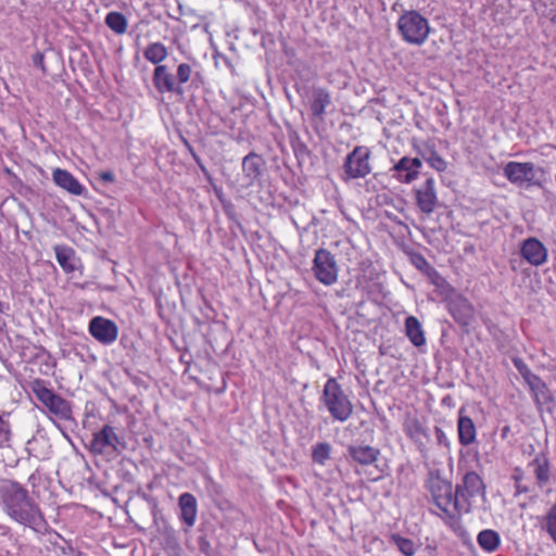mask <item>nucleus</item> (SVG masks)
<instances>
[{"instance_id":"f257e3e1","label":"nucleus","mask_w":556,"mask_h":556,"mask_svg":"<svg viewBox=\"0 0 556 556\" xmlns=\"http://www.w3.org/2000/svg\"><path fill=\"white\" fill-rule=\"evenodd\" d=\"M0 505L3 511L15 522L27 527L38 534L48 532L50 526L29 492L20 482L0 479Z\"/></svg>"},{"instance_id":"f03ea898","label":"nucleus","mask_w":556,"mask_h":556,"mask_svg":"<svg viewBox=\"0 0 556 556\" xmlns=\"http://www.w3.org/2000/svg\"><path fill=\"white\" fill-rule=\"evenodd\" d=\"M427 489L433 504L441 510L440 516L447 519H456L466 510L467 505L459 504L456 491L450 481L440 476H431L428 479Z\"/></svg>"},{"instance_id":"7ed1b4c3","label":"nucleus","mask_w":556,"mask_h":556,"mask_svg":"<svg viewBox=\"0 0 556 556\" xmlns=\"http://www.w3.org/2000/svg\"><path fill=\"white\" fill-rule=\"evenodd\" d=\"M348 454L355 464L354 471L368 481L376 482L386 476V469L378 464L380 450L370 445L355 444L348 447Z\"/></svg>"},{"instance_id":"20e7f679","label":"nucleus","mask_w":556,"mask_h":556,"mask_svg":"<svg viewBox=\"0 0 556 556\" xmlns=\"http://www.w3.org/2000/svg\"><path fill=\"white\" fill-rule=\"evenodd\" d=\"M288 138L298 162V173H294V175H298L299 185L304 187L309 182L313 167V156L308 148L312 137L308 129L304 127L301 131L289 128Z\"/></svg>"},{"instance_id":"39448f33","label":"nucleus","mask_w":556,"mask_h":556,"mask_svg":"<svg viewBox=\"0 0 556 556\" xmlns=\"http://www.w3.org/2000/svg\"><path fill=\"white\" fill-rule=\"evenodd\" d=\"M397 31L406 43L422 46L429 38V21L416 10L404 11L396 22Z\"/></svg>"},{"instance_id":"423d86ee","label":"nucleus","mask_w":556,"mask_h":556,"mask_svg":"<svg viewBox=\"0 0 556 556\" xmlns=\"http://www.w3.org/2000/svg\"><path fill=\"white\" fill-rule=\"evenodd\" d=\"M85 447L92 455L117 456L127 450V442L117 433L115 427L105 424L92 433V438L85 443Z\"/></svg>"},{"instance_id":"0eeeda50","label":"nucleus","mask_w":556,"mask_h":556,"mask_svg":"<svg viewBox=\"0 0 556 556\" xmlns=\"http://www.w3.org/2000/svg\"><path fill=\"white\" fill-rule=\"evenodd\" d=\"M323 401L330 415L339 420H348L353 413V405L336 379H329L324 387Z\"/></svg>"},{"instance_id":"6e6552de","label":"nucleus","mask_w":556,"mask_h":556,"mask_svg":"<svg viewBox=\"0 0 556 556\" xmlns=\"http://www.w3.org/2000/svg\"><path fill=\"white\" fill-rule=\"evenodd\" d=\"M30 388L37 400L42 403L50 413L62 419H72L73 412L71 403L56 394L53 390L47 388L42 379H35Z\"/></svg>"},{"instance_id":"1a4fd4ad","label":"nucleus","mask_w":556,"mask_h":556,"mask_svg":"<svg viewBox=\"0 0 556 556\" xmlns=\"http://www.w3.org/2000/svg\"><path fill=\"white\" fill-rule=\"evenodd\" d=\"M413 194L415 204L421 213L431 215L437 210L439 197L437 182L432 176L426 177L421 184L415 186Z\"/></svg>"},{"instance_id":"9d476101","label":"nucleus","mask_w":556,"mask_h":556,"mask_svg":"<svg viewBox=\"0 0 556 556\" xmlns=\"http://www.w3.org/2000/svg\"><path fill=\"white\" fill-rule=\"evenodd\" d=\"M369 157L370 152L366 147H355L353 151L346 155L343 164V170L346 179L366 177L371 172Z\"/></svg>"},{"instance_id":"9b49d317","label":"nucleus","mask_w":556,"mask_h":556,"mask_svg":"<svg viewBox=\"0 0 556 556\" xmlns=\"http://www.w3.org/2000/svg\"><path fill=\"white\" fill-rule=\"evenodd\" d=\"M503 174L506 179L518 187L540 186L535 179V166L531 162H508L504 168Z\"/></svg>"},{"instance_id":"f8f14e48","label":"nucleus","mask_w":556,"mask_h":556,"mask_svg":"<svg viewBox=\"0 0 556 556\" xmlns=\"http://www.w3.org/2000/svg\"><path fill=\"white\" fill-rule=\"evenodd\" d=\"M484 483L481 477L475 471H468L464 475L462 482L456 484L455 491L458 497V503L466 504L464 514L470 511L471 500L478 495L484 494Z\"/></svg>"},{"instance_id":"ddd939ff","label":"nucleus","mask_w":556,"mask_h":556,"mask_svg":"<svg viewBox=\"0 0 556 556\" xmlns=\"http://www.w3.org/2000/svg\"><path fill=\"white\" fill-rule=\"evenodd\" d=\"M266 169L265 159L255 151L249 152L242 159L241 170L248 187L262 185Z\"/></svg>"},{"instance_id":"4468645a","label":"nucleus","mask_w":556,"mask_h":556,"mask_svg":"<svg viewBox=\"0 0 556 556\" xmlns=\"http://www.w3.org/2000/svg\"><path fill=\"white\" fill-rule=\"evenodd\" d=\"M88 331L96 341L103 345L112 344L118 336L116 323L102 316H94L90 319Z\"/></svg>"},{"instance_id":"2eb2a0df","label":"nucleus","mask_w":556,"mask_h":556,"mask_svg":"<svg viewBox=\"0 0 556 556\" xmlns=\"http://www.w3.org/2000/svg\"><path fill=\"white\" fill-rule=\"evenodd\" d=\"M403 431L405 435L413 441L419 450L426 448L430 435L422 420L414 414H405L403 419Z\"/></svg>"},{"instance_id":"dca6fc26","label":"nucleus","mask_w":556,"mask_h":556,"mask_svg":"<svg viewBox=\"0 0 556 556\" xmlns=\"http://www.w3.org/2000/svg\"><path fill=\"white\" fill-rule=\"evenodd\" d=\"M422 162L419 157H401L391 168L393 177L401 184H412L419 176Z\"/></svg>"},{"instance_id":"f3484780","label":"nucleus","mask_w":556,"mask_h":556,"mask_svg":"<svg viewBox=\"0 0 556 556\" xmlns=\"http://www.w3.org/2000/svg\"><path fill=\"white\" fill-rule=\"evenodd\" d=\"M315 277L327 286L336 282L338 278L336 262L324 250L315 253Z\"/></svg>"},{"instance_id":"a211bd4d","label":"nucleus","mask_w":556,"mask_h":556,"mask_svg":"<svg viewBox=\"0 0 556 556\" xmlns=\"http://www.w3.org/2000/svg\"><path fill=\"white\" fill-rule=\"evenodd\" d=\"M152 83L156 91L161 94L168 92L182 96L185 92L184 87H179V84H176L175 76L168 71L166 65L155 66Z\"/></svg>"},{"instance_id":"6ab92c4d","label":"nucleus","mask_w":556,"mask_h":556,"mask_svg":"<svg viewBox=\"0 0 556 556\" xmlns=\"http://www.w3.org/2000/svg\"><path fill=\"white\" fill-rule=\"evenodd\" d=\"M520 255L532 266H541L547 261V249L536 238L531 237L522 241L520 245Z\"/></svg>"},{"instance_id":"aec40b11","label":"nucleus","mask_w":556,"mask_h":556,"mask_svg":"<svg viewBox=\"0 0 556 556\" xmlns=\"http://www.w3.org/2000/svg\"><path fill=\"white\" fill-rule=\"evenodd\" d=\"M53 182L61 189L67 191L72 195L87 197V189L78 179L67 169L55 168L52 172Z\"/></svg>"},{"instance_id":"412c9836","label":"nucleus","mask_w":556,"mask_h":556,"mask_svg":"<svg viewBox=\"0 0 556 556\" xmlns=\"http://www.w3.org/2000/svg\"><path fill=\"white\" fill-rule=\"evenodd\" d=\"M179 519L186 527V531L195 523L198 514V501L192 493L185 492L178 497Z\"/></svg>"},{"instance_id":"4be33fe9","label":"nucleus","mask_w":556,"mask_h":556,"mask_svg":"<svg viewBox=\"0 0 556 556\" xmlns=\"http://www.w3.org/2000/svg\"><path fill=\"white\" fill-rule=\"evenodd\" d=\"M526 383L528 384L533 400L538 406L547 405L554 402V396L547 384L535 374H527Z\"/></svg>"},{"instance_id":"5701e85b","label":"nucleus","mask_w":556,"mask_h":556,"mask_svg":"<svg viewBox=\"0 0 556 556\" xmlns=\"http://www.w3.org/2000/svg\"><path fill=\"white\" fill-rule=\"evenodd\" d=\"M453 319L462 327H468L475 315L473 305L464 296H458L448 304Z\"/></svg>"},{"instance_id":"b1692460","label":"nucleus","mask_w":556,"mask_h":556,"mask_svg":"<svg viewBox=\"0 0 556 556\" xmlns=\"http://www.w3.org/2000/svg\"><path fill=\"white\" fill-rule=\"evenodd\" d=\"M464 408L458 412L457 433L458 441L463 446L472 444L477 439V429L469 416L463 415Z\"/></svg>"},{"instance_id":"393cba45","label":"nucleus","mask_w":556,"mask_h":556,"mask_svg":"<svg viewBox=\"0 0 556 556\" xmlns=\"http://www.w3.org/2000/svg\"><path fill=\"white\" fill-rule=\"evenodd\" d=\"M417 153L428 163L430 167L439 173L447 168L446 161L438 153L433 143H424V148H417Z\"/></svg>"},{"instance_id":"a878e982","label":"nucleus","mask_w":556,"mask_h":556,"mask_svg":"<svg viewBox=\"0 0 556 556\" xmlns=\"http://www.w3.org/2000/svg\"><path fill=\"white\" fill-rule=\"evenodd\" d=\"M405 334L410 343L420 348L426 344L425 331L421 327L420 321L415 316H408L405 319Z\"/></svg>"},{"instance_id":"bb28decb","label":"nucleus","mask_w":556,"mask_h":556,"mask_svg":"<svg viewBox=\"0 0 556 556\" xmlns=\"http://www.w3.org/2000/svg\"><path fill=\"white\" fill-rule=\"evenodd\" d=\"M55 257L59 265L66 274L74 273L76 266L74 264L75 261V251L74 249L67 245H56L54 248Z\"/></svg>"},{"instance_id":"cd10ccee","label":"nucleus","mask_w":556,"mask_h":556,"mask_svg":"<svg viewBox=\"0 0 556 556\" xmlns=\"http://www.w3.org/2000/svg\"><path fill=\"white\" fill-rule=\"evenodd\" d=\"M479 546L486 553L495 552L501 543L498 533L491 529H485L479 532L477 536Z\"/></svg>"},{"instance_id":"c85d7f7f","label":"nucleus","mask_w":556,"mask_h":556,"mask_svg":"<svg viewBox=\"0 0 556 556\" xmlns=\"http://www.w3.org/2000/svg\"><path fill=\"white\" fill-rule=\"evenodd\" d=\"M167 55V48L160 41L149 43L143 51L144 59L155 66L162 65L161 62L164 61Z\"/></svg>"},{"instance_id":"c756f323","label":"nucleus","mask_w":556,"mask_h":556,"mask_svg":"<svg viewBox=\"0 0 556 556\" xmlns=\"http://www.w3.org/2000/svg\"><path fill=\"white\" fill-rule=\"evenodd\" d=\"M539 525L556 544V503L539 519Z\"/></svg>"},{"instance_id":"7c9ffc66","label":"nucleus","mask_w":556,"mask_h":556,"mask_svg":"<svg viewBox=\"0 0 556 556\" xmlns=\"http://www.w3.org/2000/svg\"><path fill=\"white\" fill-rule=\"evenodd\" d=\"M106 26L117 35H122L127 30V18L126 16L116 11L109 12L105 16Z\"/></svg>"},{"instance_id":"2f4dec72","label":"nucleus","mask_w":556,"mask_h":556,"mask_svg":"<svg viewBox=\"0 0 556 556\" xmlns=\"http://www.w3.org/2000/svg\"><path fill=\"white\" fill-rule=\"evenodd\" d=\"M179 140L181 141V143L184 144V147L186 148V150L188 151V153L191 155V157L193 159V161L195 162V164L198 165L199 169L201 170V173L203 174L205 180L208 182V184H213V176L212 174L210 173V170L206 168V166L204 165V163L202 162L201 157L199 156V154L195 152L194 148L192 147V144L190 143V141L181 134L179 132Z\"/></svg>"},{"instance_id":"473e14b6","label":"nucleus","mask_w":556,"mask_h":556,"mask_svg":"<svg viewBox=\"0 0 556 556\" xmlns=\"http://www.w3.org/2000/svg\"><path fill=\"white\" fill-rule=\"evenodd\" d=\"M531 465L534 468V475L538 482L542 485L549 480V463L544 456H536Z\"/></svg>"},{"instance_id":"72a5a7b5","label":"nucleus","mask_w":556,"mask_h":556,"mask_svg":"<svg viewBox=\"0 0 556 556\" xmlns=\"http://www.w3.org/2000/svg\"><path fill=\"white\" fill-rule=\"evenodd\" d=\"M391 542H393L399 551L404 556H414L415 555V544L410 539L403 538L400 534L393 533L390 536Z\"/></svg>"},{"instance_id":"f704fd0d","label":"nucleus","mask_w":556,"mask_h":556,"mask_svg":"<svg viewBox=\"0 0 556 556\" xmlns=\"http://www.w3.org/2000/svg\"><path fill=\"white\" fill-rule=\"evenodd\" d=\"M9 413H3L0 416V447L10 446V441L12 437L11 425L5 416H9Z\"/></svg>"},{"instance_id":"c9c22d12","label":"nucleus","mask_w":556,"mask_h":556,"mask_svg":"<svg viewBox=\"0 0 556 556\" xmlns=\"http://www.w3.org/2000/svg\"><path fill=\"white\" fill-rule=\"evenodd\" d=\"M408 257L412 265L424 275L432 267L427 258L419 252H410L408 253Z\"/></svg>"},{"instance_id":"e433bc0d","label":"nucleus","mask_w":556,"mask_h":556,"mask_svg":"<svg viewBox=\"0 0 556 556\" xmlns=\"http://www.w3.org/2000/svg\"><path fill=\"white\" fill-rule=\"evenodd\" d=\"M192 74V68L187 63H180L177 67L176 72V84H179V87H182L184 84H186L190 78Z\"/></svg>"},{"instance_id":"4c0bfd02","label":"nucleus","mask_w":556,"mask_h":556,"mask_svg":"<svg viewBox=\"0 0 556 556\" xmlns=\"http://www.w3.org/2000/svg\"><path fill=\"white\" fill-rule=\"evenodd\" d=\"M425 275L429 278L430 282L437 288L452 289V287L448 285L445 278H443L442 275L433 266Z\"/></svg>"},{"instance_id":"58836bf2","label":"nucleus","mask_w":556,"mask_h":556,"mask_svg":"<svg viewBox=\"0 0 556 556\" xmlns=\"http://www.w3.org/2000/svg\"><path fill=\"white\" fill-rule=\"evenodd\" d=\"M330 103V97L323 90L315 91V115L321 114Z\"/></svg>"},{"instance_id":"ea45409f","label":"nucleus","mask_w":556,"mask_h":556,"mask_svg":"<svg viewBox=\"0 0 556 556\" xmlns=\"http://www.w3.org/2000/svg\"><path fill=\"white\" fill-rule=\"evenodd\" d=\"M222 207L227 218L241 227L236 205L230 200H228L223 201Z\"/></svg>"},{"instance_id":"a19ab883","label":"nucleus","mask_w":556,"mask_h":556,"mask_svg":"<svg viewBox=\"0 0 556 556\" xmlns=\"http://www.w3.org/2000/svg\"><path fill=\"white\" fill-rule=\"evenodd\" d=\"M160 534L166 540L168 544L176 542V530L165 520L162 521V527L159 528Z\"/></svg>"},{"instance_id":"79ce46f5","label":"nucleus","mask_w":556,"mask_h":556,"mask_svg":"<svg viewBox=\"0 0 556 556\" xmlns=\"http://www.w3.org/2000/svg\"><path fill=\"white\" fill-rule=\"evenodd\" d=\"M199 551L205 556H216V551L212 547L208 539L205 535L198 538Z\"/></svg>"},{"instance_id":"37998d69","label":"nucleus","mask_w":556,"mask_h":556,"mask_svg":"<svg viewBox=\"0 0 556 556\" xmlns=\"http://www.w3.org/2000/svg\"><path fill=\"white\" fill-rule=\"evenodd\" d=\"M331 446L328 443H318L315 445V460L324 462L329 458Z\"/></svg>"},{"instance_id":"c03bdc74","label":"nucleus","mask_w":556,"mask_h":556,"mask_svg":"<svg viewBox=\"0 0 556 556\" xmlns=\"http://www.w3.org/2000/svg\"><path fill=\"white\" fill-rule=\"evenodd\" d=\"M63 542H64V545L63 546H59V548L61 549V552L64 555L84 556L83 552L75 549V547L73 546L71 541L63 540Z\"/></svg>"},{"instance_id":"a18cd8bd","label":"nucleus","mask_w":556,"mask_h":556,"mask_svg":"<svg viewBox=\"0 0 556 556\" xmlns=\"http://www.w3.org/2000/svg\"><path fill=\"white\" fill-rule=\"evenodd\" d=\"M31 61L35 67L40 68L42 74H47V67L45 65V55L42 52L37 51L35 54H33Z\"/></svg>"},{"instance_id":"49530a36","label":"nucleus","mask_w":556,"mask_h":556,"mask_svg":"<svg viewBox=\"0 0 556 556\" xmlns=\"http://www.w3.org/2000/svg\"><path fill=\"white\" fill-rule=\"evenodd\" d=\"M514 365L516 366V368L518 369V371L520 372V375L522 376L523 380L526 381V376L527 374H533L529 367L519 358H515L514 359Z\"/></svg>"},{"instance_id":"de8ad7c7","label":"nucleus","mask_w":556,"mask_h":556,"mask_svg":"<svg viewBox=\"0 0 556 556\" xmlns=\"http://www.w3.org/2000/svg\"><path fill=\"white\" fill-rule=\"evenodd\" d=\"M124 372L126 377L137 387L143 386V380L136 374H134L129 368H124Z\"/></svg>"},{"instance_id":"09e8293b","label":"nucleus","mask_w":556,"mask_h":556,"mask_svg":"<svg viewBox=\"0 0 556 556\" xmlns=\"http://www.w3.org/2000/svg\"><path fill=\"white\" fill-rule=\"evenodd\" d=\"M99 179L104 182H114L115 181V175L112 170H102L98 174Z\"/></svg>"},{"instance_id":"8fccbe9b","label":"nucleus","mask_w":556,"mask_h":556,"mask_svg":"<svg viewBox=\"0 0 556 556\" xmlns=\"http://www.w3.org/2000/svg\"><path fill=\"white\" fill-rule=\"evenodd\" d=\"M298 91L301 92V90H304V97L306 98V105L307 108L313 112V94L309 93L308 90H306V87H300L299 84H296Z\"/></svg>"},{"instance_id":"3c124183","label":"nucleus","mask_w":556,"mask_h":556,"mask_svg":"<svg viewBox=\"0 0 556 556\" xmlns=\"http://www.w3.org/2000/svg\"><path fill=\"white\" fill-rule=\"evenodd\" d=\"M13 535L10 532V528L0 525V543L4 540H12Z\"/></svg>"},{"instance_id":"603ef678","label":"nucleus","mask_w":556,"mask_h":556,"mask_svg":"<svg viewBox=\"0 0 556 556\" xmlns=\"http://www.w3.org/2000/svg\"><path fill=\"white\" fill-rule=\"evenodd\" d=\"M47 533H50L52 535V538H50V543L52 545H54L55 547H59V540L63 541L65 540L61 534H59L58 532L55 531H51V529L49 528L48 532Z\"/></svg>"},{"instance_id":"864d4df0","label":"nucleus","mask_w":556,"mask_h":556,"mask_svg":"<svg viewBox=\"0 0 556 556\" xmlns=\"http://www.w3.org/2000/svg\"><path fill=\"white\" fill-rule=\"evenodd\" d=\"M211 185L213 186L214 193H215L216 198L218 199V201L220 202V204H223V201H228V199H226V197L223 192V189L220 187L216 186L214 182Z\"/></svg>"},{"instance_id":"5fc2aeb1","label":"nucleus","mask_w":556,"mask_h":556,"mask_svg":"<svg viewBox=\"0 0 556 556\" xmlns=\"http://www.w3.org/2000/svg\"><path fill=\"white\" fill-rule=\"evenodd\" d=\"M435 434H437V438H438V440L440 442L445 437L443 430L441 428H439V427H435Z\"/></svg>"},{"instance_id":"6e6d98bb","label":"nucleus","mask_w":556,"mask_h":556,"mask_svg":"<svg viewBox=\"0 0 556 556\" xmlns=\"http://www.w3.org/2000/svg\"><path fill=\"white\" fill-rule=\"evenodd\" d=\"M99 490H100V492H101V494H102V495H104V496H106V497H108V496H110V493H109V491H108V490H105V489H101V488H99Z\"/></svg>"},{"instance_id":"4d7b16f0","label":"nucleus","mask_w":556,"mask_h":556,"mask_svg":"<svg viewBox=\"0 0 556 556\" xmlns=\"http://www.w3.org/2000/svg\"><path fill=\"white\" fill-rule=\"evenodd\" d=\"M36 479V475L35 473H31L28 478V482L33 483V485L35 484L34 483V480Z\"/></svg>"},{"instance_id":"13d9d810","label":"nucleus","mask_w":556,"mask_h":556,"mask_svg":"<svg viewBox=\"0 0 556 556\" xmlns=\"http://www.w3.org/2000/svg\"><path fill=\"white\" fill-rule=\"evenodd\" d=\"M141 497L146 501H149L150 496L147 493H142Z\"/></svg>"},{"instance_id":"bf43d9fd","label":"nucleus","mask_w":556,"mask_h":556,"mask_svg":"<svg viewBox=\"0 0 556 556\" xmlns=\"http://www.w3.org/2000/svg\"><path fill=\"white\" fill-rule=\"evenodd\" d=\"M225 388H226V383L224 382V383H223V387H222L219 390H217V393H222V392H224Z\"/></svg>"},{"instance_id":"052dcab7","label":"nucleus","mask_w":556,"mask_h":556,"mask_svg":"<svg viewBox=\"0 0 556 556\" xmlns=\"http://www.w3.org/2000/svg\"><path fill=\"white\" fill-rule=\"evenodd\" d=\"M2 308H3V303L0 302V313L2 312Z\"/></svg>"},{"instance_id":"680f3d73","label":"nucleus","mask_w":556,"mask_h":556,"mask_svg":"<svg viewBox=\"0 0 556 556\" xmlns=\"http://www.w3.org/2000/svg\"><path fill=\"white\" fill-rule=\"evenodd\" d=\"M503 431H504V433H507L508 427H505Z\"/></svg>"}]
</instances>
